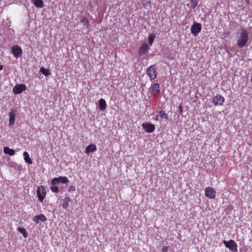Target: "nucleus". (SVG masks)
Instances as JSON below:
<instances>
[{"instance_id": "obj_1", "label": "nucleus", "mask_w": 252, "mask_h": 252, "mask_svg": "<svg viewBox=\"0 0 252 252\" xmlns=\"http://www.w3.org/2000/svg\"><path fill=\"white\" fill-rule=\"evenodd\" d=\"M237 45L239 48H242L245 46L249 40V33L248 31L242 29L240 30L237 35Z\"/></svg>"}, {"instance_id": "obj_2", "label": "nucleus", "mask_w": 252, "mask_h": 252, "mask_svg": "<svg viewBox=\"0 0 252 252\" xmlns=\"http://www.w3.org/2000/svg\"><path fill=\"white\" fill-rule=\"evenodd\" d=\"M146 72L151 80L155 79L157 76L156 65L155 64L150 65L147 69Z\"/></svg>"}, {"instance_id": "obj_3", "label": "nucleus", "mask_w": 252, "mask_h": 252, "mask_svg": "<svg viewBox=\"0 0 252 252\" xmlns=\"http://www.w3.org/2000/svg\"><path fill=\"white\" fill-rule=\"evenodd\" d=\"M46 195L45 188L44 186H41L38 187L37 189V195L38 200L41 203L43 202V199Z\"/></svg>"}, {"instance_id": "obj_4", "label": "nucleus", "mask_w": 252, "mask_h": 252, "mask_svg": "<svg viewBox=\"0 0 252 252\" xmlns=\"http://www.w3.org/2000/svg\"><path fill=\"white\" fill-rule=\"evenodd\" d=\"M223 243L225 247L228 248L232 252H235L237 251V245L234 241L232 240H230L228 241L223 240Z\"/></svg>"}, {"instance_id": "obj_5", "label": "nucleus", "mask_w": 252, "mask_h": 252, "mask_svg": "<svg viewBox=\"0 0 252 252\" xmlns=\"http://www.w3.org/2000/svg\"><path fill=\"white\" fill-rule=\"evenodd\" d=\"M69 182L68 178L65 176H60L58 178H54L51 181V184L56 185L60 183L66 184Z\"/></svg>"}, {"instance_id": "obj_6", "label": "nucleus", "mask_w": 252, "mask_h": 252, "mask_svg": "<svg viewBox=\"0 0 252 252\" xmlns=\"http://www.w3.org/2000/svg\"><path fill=\"white\" fill-rule=\"evenodd\" d=\"M216 191L212 187H208L205 189V195L210 199L215 198Z\"/></svg>"}, {"instance_id": "obj_7", "label": "nucleus", "mask_w": 252, "mask_h": 252, "mask_svg": "<svg viewBox=\"0 0 252 252\" xmlns=\"http://www.w3.org/2000/svg\"><path fill=\"white\" fill-rule=\"evenodd\" d=\"M224 100V98L222 96L217 94L212 98V103L216 106H221L223 105Z\"/></svg>"}, {"instance_id": "obj_8", "label": "nucleus", "mask_w": 252, "mask_h": 252, "mask_svg": "<svg viewBox=\"0 0 252 252\" xmlns=\"http://www.w3.org/2000/svg\"><path fill=\"white\" fill-rule=\"evenodd\" d=\"M201 30V25L200 23L194 22L190 28L191 32L194 36H196Z\"/></svg>"}, {"instance_id": "obj_9", "label": "nucleus", "mask_w": 252, "mask_h": 252, "mask_svg": "<svg viewBox=\"0 0 252 252\" xmlns=\"http://www.w3.org/2000/svg\"><path fill=\"white\" fill-rule=\"evenodd\" d=\"M12 53L16 58H18L22 54V49L18 45H14L11 47Z\"/></svg>"}, {"instance_id": "obj_10", "label": "nucleus", "mask_w": 252, "mask_h": 252, "mask_svg": "<svg viewBox=\"0 0 252 252\" xmlns=\"http://www.w3.org/2000/svg\"><path fill=\"white\" fill-rule=\"evenodd\" d=\"M27 89L25 84H19L16 85L13 89V92L15 94H19L25 91Z\"/></svg>"}, {"instance_id": "obj_11", "label": "nucleus", "mask_w": 252, "mask_h": 252, "mask_svg": "<svg viewBox=\"0 0 252 252\" xmlns=\"http://www.w3.org/2000/svg\"><path fill=\"white\" fill-rule=\"evenodd\" d=\"M149 50V47L146 43H143L138 50V54L140 56L145 55Z\"/></svg>"}, {"instance_id": "obj_12", "label": "nucleus", "mask_w": 252, "mask_h": 252, "mask_svg": "<svg viewBox=\"0 0 252 252\" xmlns=\"http://www.w3.org/2000/svg\"><path fill=\"white\" fill-rule=\"evenodd\" d=\"M142 127L147 132H153L155 129V126L153 124L149 123H143Z\"/></svg>"}, {"instance_id": "obj_13", "label": "nucleus", "mask_w": 252, "mask_h": 252, "mask_svg": "<svg viewBox=\"0 0 252 252\" xmlns=\"http://www.w3.org/2000/svg\"><path fill=\"white\" fill-rule=\"evenodd\" d=\"M9 126H12L14 125L15 117H16V111L15 110L12 109L11 111L9 113Z\"/></svg>"}, {"instance_id": "obj_14", "label": "nucleus", "mask_w": 252, "mask_h": 252, "mask_svg": "<svg viewBox=\"0 0 252 252\" xmlns=\"http://www.w3.org/2000/svg\"><path fill=\"white\" fill-rule=\"evenodd\" d=\"M33 221L36 223H39L40 220L42 222H44L47 220V218L43 214H40L39 215L35 216L33 218Z\"/></svg>"}, {"instance_id": "obj_15", "label": "nucleus", "mask_w": 252, "mask_h": 252, "mask_svg": "<svg viewBox=\"0 0 252 252\" xmlns=\"http://www.w3.org/2000/svg\"><path fill=\"white\" fill-rule=\"evenodd\" d=\"M151 92L152 94H154L155 93H159V85L158 83H156L151 86Z\"/></svg>"}, {"instance_id": "obj_16", "label": "nucleus", "mask_w": 252, "mask_h": 252, "mask_svg": "<svg viewBox=\"0 0 252 252\" xmlns=\"http://www.w3.org/2000/svg\"><path fill=\"white\" fill-rule=\"evenodd\" d=\"M31 1L35 6L38 8H41L44 6L43 0H31Z\"/></svg>"}, {"instance_id": "obj_17", "label": "nucleus", "mask_w": 252, "mask_h": 252, "mask_svg": "<svg viewBox=\"0 0 252 252\" xmlns=\"http://www.w3.org/2000/svg\"><path fill=\"white\" fill-rule=\"evenodd\" d=\"M96 150V146L94 144H91L86 147L85 153L86 154H89L90 152H94Z\"/></svg>"}, {"instance_id": "obj_18", "label": "nucleus", "mask_w": 252, "mask_h": 252, "mask_svg": "<svg viewBox=\"0 0 252 252\" xmlns=\"http://www.w3.org/2000/svg\"><path fill=\"white\" fill-rule=\"evenodd\" d=\"M3 152L5 154L9 156H13L15 154V151L12 149H10L8 147H5L3 149Z\"/></svg>"}, {"instance_id": "obj_19", "label": "nucleus", "mask_w": 252, "mask_h": 252, "mask_svg": "<svg viewBox=\"0 0 252 252\" xmlns=\"http://www.w3.org/2000/svg\"><path fill=\"white\" fill-rule=\"evenodd\" d=\"M106 108V103L105 100L101 98L99 100V109L100 110H104Z\"/></svg>"}, {"instance_id": "obj_20", "label": "nucleus", "mask_w": 252, "mask_h": 252, "mask_svg": "<svg viewBox=\"0 0 252 252\" xmlns=\"http://www.w3.org/2000/svg\"><path fill=\"white\" fill-rule=\"evenodd\" d=\"M23 156L24 158V159L26 161V162L29 163V164H32V161L31 158H30L29 155L27 152H24L23 153Z\"/></svg>"}, {"instance_id": "obj_21", "label": "nucleus", "mask_w": 252, "mask_h": 252, "mask_svg": "<svg viewBox=\"0 0 252 252\" xmlns=\"http://www.w3.org/2000/svg\"><path fill=\"white\" fill-rule=\"evenodd\" d=\"M70 198L69 197H65L64 199V201L63 204V207L66 209L69 205V202L70 201Z\"/></svg>"}, {"instance_id": "obj_22", "label": "nucleus", "mask_w": 252, "mask_h": 252, "mask_svg": "<svg viewBox=\"0 0 252 252\" xmlns=\"http://www.w3.org/2000/svg\"><path fill=\"white\" fill-rule=\"evenodd\" d=\"M17 230L23 234L24 238H27L28 237V233L25 228L20 227L17 228Z\"/></svg>"}, {"instance_id": "obj_23", "label": "nucleus", "mask_w": 252, "mask_h": 252, "mask_svg": "<svg viewBox=\"0 0 252 252\" xmlns=\"http://www.w3.org/2000/svg\"><path fill=\"white\" fill-rule=\"evenodd\" d=\"M40 71L42 74H43L46 76H47L51 74L50 71L49 69H47L43 67L40 68Z\"/></svg>"}, {"instance_id": "obj_24", "label": "nucleus", "mask_w": 252, "mask_h": 252, "mask_svg": "<svg viewBox=\"0 0 252 252\" xmlns=\"http://www.w3.org/2000/svg\"><path fill=\"white\" fill-rule=\"evenodd\" d=\"M159 116L161 119H165V120L168 119L167 114L164 111H160L159 112Z\"/></svg>"}, {"instance_id": "obj_25", "label": "nucleus", "mask_w": 252, "mask_h": 252, "mask_svg": "<svg viewBox=\"0 0 252 252\" xmlns=\"http://www.w3.org/2000/svg\"><path fill=\"white\" fill-rule=\"evenodd\" d=\"M156 37V35L154 34H150L148 37V42L150 45H152L154 39Z\"/></svg>"}, {"instance_id": "obj_26", "label": "nucleus", "mask_w": 252, "mask_h": 252, "mask_svg": "<svg viewBox=\"0 0 252 252\" xmlns=\"http://www.w3.org/2000/svg\"><path fill=\"white\" fill-rule=\"evenodd\" d=\"M81 23L83 24L84 26H86L87 28L89 26V20L86 17H83L81 20Z\"/></svg>"}, {"instance_id": "obj_27", "label": "nucleus", "mask_w": 252, "mask_h": 252, "mask_svg": "<svg viewBox=\"0 0 252 252\" xmlns=\"http://www.w3.org/2000/svg\"><path fill=\"white\" fill-rule=\"evenodd\" d=\"M51 190L54 193H58L59 192V188L57 186L54 185L50 187Z\"/></svg>"}, {"instance_id": "obj_28", "label": "nucleus", "mask_w": 252, "mask_h": 252, "mask_svg": "<svg viewBox=\"0 0 252 252\" xmlns=\"http://www.w3.org/2000/svg\"><path fill=\"white\" fill-rule=\"evenodd\" d=\"M197 5V1L195 0H191V7L192 8H194Z\"/></svg>"}, {"instance_id": "obj_29", "label": "nucleus", "mask_w": 252, "mask_h": 252, "mask_svg": "<svg viewBox=\"0 0 252 252\" xmlns=\"http://www.w3.org/2000/svg\"><path fill=\"white\" fill-rule=\"evenodd\" d=\"M168 250V247L163 246L161 250V252H167Z\"/></svg>"}, {"instance_id": "obj_30", "label": "nucleus", "mask_w": 252, "mask_h": 252, "mask_svg": "<svg viewBox=\"0 0 252 252\" xmlns=\"http://www.w3.org/2000/svg\"><path fill=\"white\" fill-rule=\"evenodd\" d=\"M75 190V187L74 186H70L69 187L68 191H74Z\"/></svg>"}, {"instance_id": "obj_31", "label": "nucleus", "mask_w": 252, "mask_h": 252, "mask_svg": "<svg viewBox=\"0 0 252 252\" xmlns=\"http://www.w3.org/2000/svg\"><path fill=\"white\" fill-rule=\"evenodd\" d=\"M179 109L180 110V113H182L183 112V109H182V106L181 105L179 106Z\"/></svg>"}, {"instance_id": "obj_32", "label": "nucleus", "mask_w": 252, "mask_h": 252, "mask_svg": "<svg viewBox=\"0 0 252 252\" xmlns=\"http://www.w3.org/2000/svg\"><path fill=\"white\" fill-rule=\"evenodd\" d=\"M2 66L0 65V70H2Z\"/></svg>"}, {"instance_id": "obj_33", "label": "nucleus", "mask_w": 252, "mask_h": 252, "mask_svg": "<svg viewBox=\"0 0 252 252\" xmlns=\"http://www.w3.org/2000/svg\"><path fill=\"white\" fill-rule=\"evenodd\" d=\"M156 120H158V117H156Z\"/></svg>"}, {"instance_id": "obj_34", "label": "nucleus", "mask_w": 252, "mask_h": 252, "mask_svg": "<svg viewBox=\"0 0 252 252\" xmlns=\"http://www.w3.org/2000/svg\"><path fill=\"white\" fill-rule=\"evenodd\" d=\"M251 82L252 83V77L251 78Z\"/></svg>"}]
</instances>
